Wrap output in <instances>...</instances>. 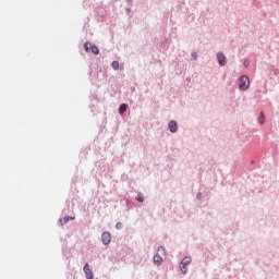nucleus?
I'll return each mask as SVG.
<instances>
[{"label":"nucleus","mask_w":279,"mask_h":279,"mask_svg":"<svg viewBox=\"0 0 279 279\" xmlns=\"http://www.w3.org/2000/svg\"><path fill=\"white\" fill-rule=\"evenodd\" d=\"M126 110H128V105L122 104V105L120 106V108H119V113H120V114H123V113H125Z\"/></svg>","instance_id":"obj_10"},{"label":"nucleus","mask_w":279,"mask_h":279,"mask_svg":"<svg viewBox=\"0 0 279 279\" xmlns=\"http://www.w3.org/2000/svg\"><path fill=\"white\" fill-rule=\"evenodd\" d=\"M258 122L260 123V125H263V123H265V114L260 113Z\"/></svg>","instance_id":"obj_13"},{"label":"nucleus","mask_w":279,"mask_h":279,"mask_svg":"<svg viewBox=\"0 0 279 279\" xmlns=\"http://www.w3.org/2000/svg\"><path fill=\"white\" fill-rule=\"evenodd\" d=\"M101 240L104 245H110V241L112 240L110 232H104L101 235Z\"/></svg>","instance_id":"obj_4"},{"label":"nucleus","mask_w":279,"mask_h":279,"mask_svg":"<svg viewBox=\"0 0 279 279\" xmlns=\"http://www.w3.org/2000/svg\"><path fill=\"white\" fill-rule=\"evenodd\" d=\"M189 265H191V257H184L180 265V269H181L182 274H186L189 271L186 269V267H189Z\"/></svg>","instance_id":"obj_3"},{"label":"nucleus","mask_w":279,"mask_h":279,"mask_svg":"<svg viewBox=\"0 0 279 279\" xmlns=\"http://www.w3.org/2000/svg\"><path fill=\"white\" fill-rule=\"evenodd\" d=\"M168 128L170 132L175 133L178 132V122L177 121H170L168 124Z\"/></svg>","instance_id":"obj_7"},{"label":"nucleus","mask_w":279,"mask_h":279,"mask_svg":"<svg viewBox=\"0 0 279 279\" xmlns=\"http://www.w3.org/2000/svg\"><path fill=\"white\" fill-rule=\"evenodd\" d=\"M157 254H159V256H165V248L162 246H159L157 250Z\"/></svg>","instance_id":"obj_12"},{"label":"nucleus","mask_w":279,"mask_h":279,"mask_svg":"<svg viewBox=\"0 0 279 279\" xmlns=\"http://www.w3.org/2000/svg\"><path fill=\"white\" fill-rule=\"evenodd\" d=\"M154 263L155 265H161L162 263V256H160L159 254L154 256Z\"/></svg>","instance_id":"obj_9"},{"label":"nucleus","mask_w":279,"mask_h":279,"mask_svg":"<svg viewBox=\"0 0 279 279\" xmlns=\"http://www.w3.org/2000/svg\"><path fill=\"white\" fill-rule=\"evenodd\" d=\"M244 66H250V61L248 60L244 61Z\"/></svg>","instance_id":"obj_16"},{"label":"nucleus","mask_w":279,"mask_h":279,"mask_svg":"<svg viewBox=\"0 0 279 279\" xmlns=\"http://www.w3.org/2000/svg\"><path fill=\"white\" fill-rule=\"evenodd\" d=\"M111 66H112V69H113L114 71H119V61H113V62L111 63Z\"/></svg>","instance_id":"obj_11"},{"label":"nucleus","mask_w":279,"mask_h":279,"mask_svg":"<svg viewBox=\"0 0 279 279\" xmlns=\"http://www.w3.org/2000/svg\"><path fill=\"white\" fill-rule=\"evenodd\" d=\"M84 49L87 53L92 51V53H94L95 56H99V48L95 45H92L89 41H86L84 44Z\"/></svg>","instance_id":"obj_2"},{"label":"nucleus","mask_w":279,"mask_h":279,"mask_svg":"<svg viewBox=\"0 0 279 279\" xmlns=\"http://www.w3.org/2000/svg\"><path fill=\"white\" fill-rule=\"evenodd\" d=\"M239 88L240 90H247L250 88V77L247 75L240 77Z\"/></svg>","instance_id":"obj_1"},{"label":"nucleus","mask_w":279,"mask_h":279,"mask_svg":"<svg viewBox=\"0 0 279 279\" xmlns=\"http://www.w3.org/2000/svg\"><path fill=\"white\" fill-rule=\"evenodd\" d=\"M136 201L141 202V203L145 202V198L143 197V194H137Z\"/></svg>","instance_id":"obj_14"},{"label":"nucleus","mask_w":279,"mask_h":279,"mask_svg":"<svg viewBox=\"0 0 279 279\" xmlns=\"http://www.w3.org/2000/svg\"><path fill=\"white\" fill-rule=\"evenodd\" d=\"M217 60L220 64V66H225L226 65V54L222 52H218L217 53Z\"/></svg>","instance_id":"obj_6"},{"label":"nucleus","mask_w":279,"mask_h":279,"mask_svg":"<svg viewBox=\"0 0 279 279\" xmlns=\"http://www.w3.org/2000/svg\"><path fill=\"white\" fill-rule=\"evenodd\" d=\"M75 219L74 217H64L60 219L61 226H64V223H69V221H73Z\"/></svg>","instance_id":"obj_8"},{"label":"nucleus","mask_w":279,"mask_h":279,"mask_svg":"<svg viewBox=\"0 0 279 279\" xmlns=\"http://www.w3.org/2000/svg\"><path fill=\"white\" fill-rule=\"evenodd\" d=\"M83 269H84V274H85L87 279H93L94 278L93 270H90V266L88 264H85Z\"/></svg>","instance_id":"obj_5"},{"label":"nucleus","mask_w":279,"mask_h":279,"mask_svg":"<svg viewBox=\"0 0 279 279\" xmlns=\"http://www.w3.org/2000/svg\"><path fill=\"white\" fill-rule=\"evenodd\" d=\"M123 225L121 223V222H118L117 225H116V228H117V230H121V227H122Z\"/></svg>","instance_id":"obj_15"}]
</instances>
